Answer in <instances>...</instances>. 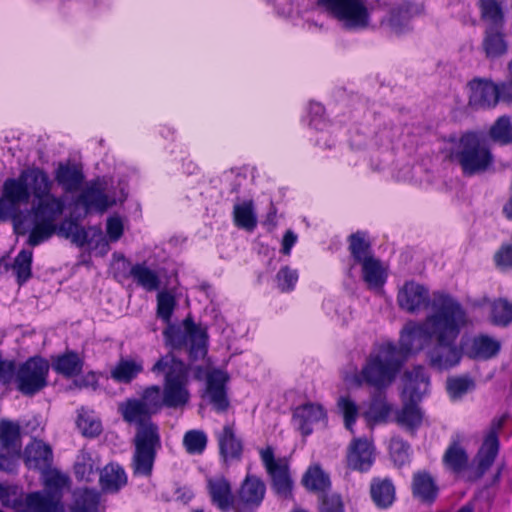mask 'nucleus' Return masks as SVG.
I'll return each instance as SVG.
<instances>
[{
	"label": "nucleus",
	"instance_id": "nucleus-49",
	"mask_svg": "<svg viewBox=\"0 0 512 512\" xmlns=\"http://www.w3.org/2000/svg\"><path fill=\"white\" fill-rule=\"evenodd\" d=\"M492 321L496 325H508L512 321V304L505 299L495 300L492 304Z\"/></svg>",
	"mask_w": 512,
	"mask_h": 512
},
{
	"label": "nucleus",
	"instance_id": "nucleus-17",
	"mask_svg": "<svg viewBox=\"0 0 512 512\" xmlns=\"http://www.w3.org/2000/svg\"><path fill=\"white\" fill-rule=\"evenodd\" d=\"M469 105L474 109L492 108L497 105V85L489 80L474 79L469 82Z\"/></svg>",
	"mask_w": 512,
	"mask_h": 512
},
{
	"label": "nucleus",
	"instance_id": "nucleus-5",
	"mask_svg": "<svg viewBox=\"0 0 512 512\" xmlns=\"http://www.w3.org/2000/svg\"><path fill=\"white\" fill-rule=\"evenodd\" d=\"M429 376L424 367L417 366L404 375L403 406L396 412L395 421L401 427L413 431L423 420L418 402L428 392Z\"/></svg>",
	"mask_w": 512,
	"mask_h": 512
},
{
	"label": "nucleus",
	"instance_id": "nucleus-21",
	"mask_svg": "<svg viewBox=\"0 0 512 512\" xmlns=\"http://www.w3.org/2000/svg\"><path fill=\"white\" fill-rule=\"evenodd\" d=\"M207 490L211 502L221 511H228L233 508L235 496L228 479L224 476L207 478Z\"/></svg>",
	"mask_w": 512,
	"mask_h": 512
},
{
	"label": "nucleus",
	"instance_id": "nucleus-61",
	"mask_svg": "<svg viewBox=\"0 0 512 512\" xmlns=\"http://www.w3.org/2000/svg\"><path fill=\"white\" fill-rule=\"evenodd\" d=\"M297 242V235L292 230H287L283 236L281 252L290 255L292 247Z\"/></svg>",
	"mask_w": 512,
	"mask_h": 512
},
{
	"label": "nucleus",
	"instance_id": "nucleus-35",
	"mask_svg": "<svg viewBox=\"0 0 512 512\" xmlns=\"http://www.w3.org/2000/svg\"><path fill=\"white\" fill-rule=\"evenodd\" d=\"M129 276L147 291H155L160 286V279L155 270L150 269L145 263L131 266Z\"/></svg>",
	"mask_w": 512,
	"mask_h": 512
},
{
	"label": "nucleus",
	"instance_id": "nucleus-13",
	"mask_svg": "<svg viewBox=\"0 0 512 512\" xmlns=\"http://www.w3.org/2000/svg\"><path fill=\"white\" fill-rule=\"evenodd\" d=\"M436 293L437 292L433 293V297L430 300L429 290L425 286L415 281H408L399 290L397 302L402 310H405L408 313H417L427 306L431 307V303ZM430 312L431 310L429 313Z\"/></svg>",
	"mask_w": 512,
	"mask_h": 512
},
{
	"label": "nucleus",
	"instance_id": "nucleus-6",
	"mask_svg": "<svg viewBox=\"0 0 512 512\" xmlns=\"http://www.w3.org/2000/svg\"><path fill=\"white\" fill-rule=\"evenodd\" d=\"M450 158L458 163L465 176L488 171L494 163V156L485 140L477 133L463 134L450 150Z\"/></svg>",
	"mask_w": 512,
	"mask_h": 512
},
{
	"label": "nucleus",
	"instance_id": "nucleus-14",
	"mask_svg": "<svg viewBox=\"0 0 512 512\" xmlns=\"http://www.w3.org/2000/svg\"><path fill=\"white\" fill-rule=\"evenodd\" d=\"M465 442L466 437L462 433H455L451 436L450 443L442 458L446 470L454 474H460L467 469L469 455L464 446Z\"/></svg>",
	"mask_w": 512,
	"mask_h": 512
},
{
	"label": "nucleus",
	"instance_id": "nucleus-27",
	"mask_svg": "<svg viewBox=\"0 0 512 512\" xmlns=\"http://www.w3.org/2000/svg\"><path fill=\"white\" fill-rule=\"evenodd\" d=\"M481 46L488 59H497L507 54L508 42L504 28H484Z\"/></svg>",
	"mask_w": 512,
	"mask_h": 512
},
{
	"label": "nucleus",
	"instance_id": "nucleus-40",
	"mask_svg": "<svg viewBox=\"0 0 512 512\" xmlns=\"http://www.w3.org/2000/svg\"><path fill=\"white\" fill-rule=\"evenodd\" d=\"M362 265L363 280L370 287H380L385 282V271L381 262L372 257L360 263Z\"/></svg>",
	"mask_w": 512,
	"mask_h": 512
},
{
	"label": "nucleus",
	"instance_id": "nucleus-26",
	"mask_svg": "<svg viewBox=\"0 0 512 512\" xmlns=\"http://www.w3.org/2000/svg\"><path fill=\"white\" fill-rule=\"evenodd\" d=\"M55 180L66 193L77 192L85 179L82 169L70 163H60L55 170Z\"/></svg>",
	"mask_w": 512,
	"mask_h": 512
},
{
	"label": "nucleus",
	"instance_id": "nucleus-55",
	"mask_svg": "<svg viewBox=\"0 0 512 512\" xmlns=\"http://www.w3.org/2000/svg\"><path fill=\"white\" fill-rule=\"evenodd\" d=\"M320 512H344V503L339 494H325L319 503Z\"/></svg>",
	"mask_w": 512,
	"mask_h": 512
},
{
	"label": "nucleus",
	"instance_id": "nucleus-46",
	"mask_svg": "<svg viewBox=\"0 0 512 512\" xmlns=\"http://www.w3.org/2000/svg\"><path fill=\"white\" fill-rule=\"evenodd\" d=\"M338 409L344 417L345 427L354 433L353 426L359 414L357 403L349 396H341L337 402Z\"/></svg>",
	"mask_w": 512,
	"mask_h": 512
},
{
	"label": "nucleus",
	"instance_id": "nucleus-2",
	"mask_svg": "<svg viewBox=\"0 0 512 512\" xmlns=\"http://www.w3.org/2000/svg\"><path fill=\"white\" fill-rule=\"evenodd\" d=\"M470 324L466 309L453 296L436 293L431 312L421 322L409 321L400 333V349L404 354L426 351L429 365L437 370H449L462 359V349L456 341Z\"/></svg>",
	"mask_w": 512,
	"mask_h": 512
},
{
	"label": "nucleus",
	"instance_id": "nucleus-33",
	"mask_svg": "<svg viewBox=\"0 0 512 512\" xmlns=\"http://www.w3.org/2000/svg\"><path fill=\"white\" fill-rule=\"evenodd\" d=\"M501 344L496 339L487 336H475L467 349V355L473 359H490L498 354Z\"/></svg>",
	"mask_w": 512,
	"mask_h": 512
},
{
	"label": "nucleus",
	"instance_id": "nucleus-45",
	"mask_svg": "<svg viewBox=\"0 0 512 512\" xmlns=\"http://www.w3.org/2000/svg\"><path fill=\"white\" fill-rule=\"evenodd\" d=\"M187 345L192 360L203 358L207 353L205 334L197 328L189 329Z\"/></svg>",
	"mask_w": 512,
	"mask_h": 512
},
{
	"label": "nucleus",
	"instance_id": "nucleus-30",
	"mask_svg": "<svg viewBox=\"0 0 512 512\" xmlns=\"http://www.w3.org/2000/svg\"><path fill=\"white\" fill-rule=\"evenodd\" d=\"M412 492L420 501L432 503L437 497L438 487L428 472L419 471L413 476Z\"/></svg>",
	"mask_w": 512,
	"mask_h": 512
},
{
	"label": "nucleus",
	"instance_id": "nucleus-58",
	"mask_svg": "<svg viewBox=\"0 0 512 512\" xmlns=\"http://www.w3.org/2000/svg\"><path fill=\"white\" fill-rule=\"evenodd\" d=\"M494 258L501 269H512V244L501 246Z\"/></svg>",
	"mask_w": 512,
	"mask_h": 512
},
{
	"label": "nucleus",
	"instance_id": "nucleus-38",
	"mask_svg": "<svg viewBox=\"0 0 512 512\" xmlns=\"http://www.w3.org/2000/svg\"><path fill=\"white\" fill-rule=\"evenodd\" d=\"M74 498L71 512H96L100 493L96 489H78L74 493Z\"/></svg>",
	"mask_w": 512,
	"mask_h": 512
},
{
	"label": "nucleus",
	"instance_id": "nucleus-19",
	"mask_svg": "<svg viewBox=\"0 0 512 512\" xmlns=\"http://www.w3.org/2000/svg\"><path fill=\"white\" fill-rule=\"evenodd\" d=\"M327 415L322 405L318 403H305L294 409L293 421L302 435L308 436L316 423L324 421Z\"/></svg>",
	"mask_w": 512,
	"mask_h": 512
},
{
	"label": "nucleus",
	"instance_id": "nucleus-62",
	"mask_svg": "<svg viewBox=\"0 0 512 512\" xmlns=\"http://www.w3.org/2000/svg\"><path fill=\"white\" fill-rule=\"evenodd\" d=\"M14 466L15 465L11 457L0 453V470L12 471Z\"/></svg>",
	"mask_w": 512,
	"mask_h": 512
},
{
	"label": "nucleus",
	"instance_id": "nucleus-25",
	"mask_svg": "<svg viewBox=\"0 0 512 512\" xmlns=\"http://www.w3.org/2000/svg\"><path fill=\"white\" fill-rule=\"evenodd\" d=\"M25 463L29 468L45 470L51 467L53 452L51 447L41 440L34 439L25 448Z\"/></svg>",
	"mask_w": 512,
	"mask_h": 512
},
{
	"label": "nucleus",
	"instance_id": "nucleus-18",
	"mask_svg": "<svg viewBox=\"0 0 512 512\" xmlns=\"http://www.w3.org/2000/svg\"><path fill=\"white\" fill-rule=\"evenodd\" d=\"M475 5L483 28H505L507 9L504 0H477Z\"/></svg>",
	"mask_w": 512,
	"mask_h": 512
},
{
	"label": "nucleus",
	"instance_id": "nucleus-60",
	"mask_svg": "<svg viewBox=\"0 0 512 512\" xmlns=\"http://www.w3.org/2000/svg\"><path fill=\"white\" fill-rule=\"evenodd\" d=\"M14 370L13 362L0 359V383H9L13 378Z\"/></svg>",
	"mask_w": 512,
	"mask_h": 512
},
{
	"label": "nucleus",
	"instance_id": "nucleus-64",
	"mask_svg": "<svg viewBox=\"0 0 512 512\" xmlns=\"http://www.w3.org/2000/svg\"><path fill=\"white\" fill-rule=\"evenodd\" d=\"M505 420H506V415H503L499 418L494 419L491 423V427L488 432H494V434L498 436V432L502 428Z\"/></svg>",
	"mask_w": 512,
	"mask_h": 512
},
{
	"label": "nucleus",
	"instance_id": "nucleus-8",
	"mask_svg": "<svg viewBox=\"0 0 512 512\" xmlns=\"http://www.w3.org/2000/svg\"><path fill=\"white\" fill-rule=\"evenodd\" d=\"M317 3L347 30L359 31L373 27V8L369 7L367 0H317Z\"/></svg>",
	"mask_w": 512,
	"mask_h": 512
},
{
	"label": "nucleus",
	"instance_id": "nucleus-48",
	"mask_svg": "<svg viewBox=\"0 0 512 512\" xmlns=\"http://www.w3.org/2000/svg\"><path fill=\"white\" fill-rule=\"evenodd\" d=\"M77 425L82 431L83 435L88 437L98 436L102 431L101 421L83 409L79 413Z\"/></svg>",
	"mask_w": 512,
	"mask_h": 512
},
{
	"label": "nucleus",
	"instance_id": "nucleus-57",
	"mask_svg": "<svg viewBox=\"0 0 512 512\" xmlns=\"http://www.w3.org/2000/svg\"><path fill=\"white\" fill-rule=\"evenodd\" d=\"M106 232L110 241H118L123 235V223L120 217L113 216L107 219Z\"/></svg>",
	"mask_w": 512,
	"mask_h": 512
},
{
	"label": "nucleus",
	"instance_id": "nucleus-44",
	"mask_svg": "<svg viewBox=\"0 0 512 512\" xmlns=\"http://www.w3.org/2000/svg\"><path fill=\"white\" fill-rule=\"evenodd\" d=\"M207 435L202 430H189L183 437L186 451L192 455L202 454L207 446Z\"/></svg>",
	"mask_w": 512,
	"mask_h": 512
},
{
	"label": "nucleus",
	"instance_id": "nucleus-28",
	"mask_svg": "<svg viewBox=\"0 0 512 512\" xmlns=\"http://www.w3.org/2000/svg\"><path fill=\"white\" fill-rule=\"evenodd\" d=\"M144 370V361L140 357L120 358L111 369L110 375L118 383L129 384Z\"/></svg>",
	"mask_w": 512,
	"mask_h": 512
},
{
	"label": "nucleus",
	"instance_id": "nucleus-12",
	"mask_svg": "<svg viewBox=\"0 0 512 512\" xmlns=\"http://www.w3.org/2000/svg\"><path fill=\"white\" fill-rule=\"evenodd\" d=\"M76 204L84 208L85 214L92 211L104 213L116 204V199L106 193L105 183L101 180L90 182L79 194Z\"/></svg>",
	"mask_w": 512,
	"mask_h": 512
},
{
	"label": "nucleus",
	"instance_id": "nucleus-10",
	"mask_svg": "<svg viewBox=\"0 0 512 512\" xmlns=\"http://www.w3.org/2000/svg\"><path fill=\"white\" fill-rule=\"evenodd\" d=\"M132 469L135 475L150 476L158 449L161 448L160 433L155 428L135 433Z\"/></svg>",
	"mask_w": 512,
	"mask_h": 512
},
{
	"label": "nucleus",
	"instance_id": "nucleus-50",
	"mask_svg": "<svg viewBox=\"0 0 512 512\" xmlns=\"http://www.w3.org/2000/svg\"><path fill=\"white\" fill-rule=\"evenodd\" d=\"M176 305L175 297L167 291L157 295V314L165 322H169Z\"/></svg>",
	"mask_w": 512,
	"mask_h": 512
},
{
	"label": "nucleus",
	"instance_id": "nucleus-34",
	"mask_svg": "<svg viewBox=\"0 0 512 512\" xmlns=\"http://www.w3.org/2000/svg\"><path fill=\"white\" fill-rule=\"evenodd\" d=\"M100 461L91 453L81 450L74 463V474L78 481L92 482L99 471Z\"/></svg>",
	"mask_w": 512,
	"mask_h": 512
},
{
	"label": "nucleus",
	"instance_id": "nucleus-3",
	"mask_svg": "<svg viewBox=\"0 0 512 512\" xmlns=\"http://www.w3.org/2000/svg\"><path fill=\"white\" fill-rule=\"evenodd\" d=\"M151 372L163 376V389L159 385L145 387L140 397H130L118 403V413L124 422L136 427V433L159 426L152 416L163 408L181 409L190 401L189 366L172 353L161 356L152 366Z\"/></svg>",
	"mask_w": 512,
	"mask_h": 512
},
{
	"label": "nucleus",
	"instance_id": "nucleus-56",
	"mask_svg": "<svg viewBox=\"0 0 512 512\" xmlns=\"http://www.w3.org/2000/svg\"><path fill=\"white\" fill-rule=\"evenodd\" d=\"M164 336L168 345L173 348H180L183 344H187L188 333L184 334L181 330L168 328L164 331Z\"/></svg>",
	"mask_w": 512,
	"mask_h": 512
},
{
	"label": "nucleus",
	"instance_id": "nucleus-32",
	"mask_svg": "<svg viewBox=\"0 0 512 512\" xmlns=\"http://www.w3.org/2000/svg\"><path fill=\"white\" fill-rule=\"evenodd\" d=\"M395 486L388 478H373L370 485V494L375 505L380 509L390 507L395 501Z\"/></svg>",
	"mask_w": 512,
	"mask_h": 512
},
{
	"label": "nucleus",
	"instance_id": "nucleus-52",
	"mask_svg": "<svg viewBox=\"0 0 512 512\" xmlns=\"http://www.w3.org/2000/svg\"><path fill=\"white\" fill-rule=\"evenodd\" d=\"M20 436V427L18 424L9 421H0V442L2 446L8 448L12 446Z\"/></svg>",
	"mask_w": 512,
	"mask_h": 512
},
{
	"label": "nucleus",
	"instance_id": "nucleus-7",
	"mask_svg": "<svg viewBox=\"0 0 512 512\" xmlns=\"http://www.w3.org/2000/svg\"><path fill=\"white\" fill-rule=\"evenodd\" d=\"M43 491L26 496L28 512H65L62 504L63 491L69 486V477L51 467L42 471Z\"/></svg>",
	"mask_w": 512,
	"mask_h": 512
},
{
	"label": "nucleus",
	"instance_id": "nucleus-15",
	"mask_svg": "<svg viewBox=\"0 0 512 512\" xmlns=\"http://www.w3.org/2000/svg\"><path fill=\"white\" fill-rule=\"evenodd\" d=\"M347 466L360 472L368 471L374 462V447L364 438H355L348 446Z\"/></svg>",
	"mask_w": 512,
	"mask_h": 512
},
{
	"label": "nucleus",
	"instance_id": "nucleus-37",
	"mask_svg": "<svg viewBox=\"0 0 512 512\" xmlns=\"http://www.w3.org/2000/svg\"><path fill=\"white\" fill-rule=\"evenodd\" d=\"M303 485L311 491H325L331 487L329 475L319 464L310 466L302 478Z\"/></svg>",
	"mask_w": 512,
	"mask_h": 512
},
{
	"label": "nucleus",
	"instance_id": "nucleus-22",
	"mask_svg": "<svg viewBox=\"0 0 512 512\" xmlns=\"http://www.w3.org/2000/svg\"><path fill=\"white\" fill-rule=\"evenodd\" d=\"M499 450V437L494 432H488L474 457L478 476H483L491 468L499 454Z\"/></svg>",
	"mask_w": 512,
	"mask_h": 512
},
{
	"label": "nucleus",
	"instance_id": "nucleus-16",
	"mask_svg": "<svg viewBox=\"0 0 512 512\" xmlns=\"http://www.w3.org/2000/svg\"><path fill=\"white\" fill-rule=\"evenodd\" d=\"M266 494L264 481L256 475L247 474L237 492V502L247 509H256L263 502Z\"/></svg>",
	"mask_w": 512,
	"mask_h": 512
},
{
	"label": "nucleus",
	"instance_id": "nucleus-54",
	"mask_svg": "<svg viewBox=\"0 0 512 512\" xmlns=\"http://www.w3.org/2000/svg\"><path fill=\"white\" fill-rule=\"evenodd\" d=\"M474 383L469 378H453L447 381V390L453 399H458L473 387Z\"/></svg>",
	"mask_w": 512,
	"mask_h": 512
},
{
	"label": "nucleus",
	"instance_id": "nucleus-9",
	"mask_svg": "<svg viewBox=\"0 0 512 512\" xmlns=\"http://www.w3.org/2000/svg\"><path fill=\"white\" fill-rule=\"evenodd\" d=\"M261 462L270 478V485L275 495L284 501L293 500L294 481L291 476L288 460L277 458L273 447L259 449Z\"/></svg>",
	"mask_w": 512,
	"mask_h": 512
},
{
	"label": "nucleus",
	"instance_id": "nucleus-1",
	"mask_svg": "<svg viewBox=\"0 0 512 512\" xmlns=\"http://www.w3.org/2000/svg\"><path fill=\"white\" fill-rule=\"evenodd\" d=\"M53 181L49 174L38 166H30L20 171L17 177L5 179L1 187L0 221L15 218L21 205L34 199L31 208L34 226L27 244L35 247L49 240L54 234L71 238L73 243L83 246L87 232L73 219L66 218L57 224L65 210L62 197L52 193Z\"/></svg>",
	"mask_w": 512,
	"mask_h": 512
},
{
	"label": "nucleus",
	"instance_id": "nucleus-59",
	"mask_svg": "<svg viewBox=\"0 0 512 512\" xmlns=\"http://www.w3.org/2000/svg\"><path fill=\"white\" fill-rule=\"evenodd\" d=\"M499 101L512 104V79L497 85V103Z\"/></svg>",
	"mask_w": 512,
	"mask_h": 512
},
{
	"label": "nucleus",
	"instance_id": "nucleus-31",
	"mask_svg": "<svg viewBox=\"0 0 512 512\" xmlns=\"http://www.w3.org/2000/svg\"><path fill=\"white\" fill-rule=\"evenodd\" d=\"M84 366V359L75 351H66L53 359L54 371L65 377L79 375Z\"/></svg>",
	"mask_w": 512,
	"mask_h": 512
},
{
	"label": "nucleus",
	"instance_id": "nucleus-29",
	"mask_svg": "<svg viewBox=\"0 0 512 512\" xmlns=\"http://www.w3.org/2000/svg\"><path fill=\"white\" fill-rule=\"evenodd\" d=\"M99 483L105 493H116L127 483L124 469L115 463L107 464L99 472Z\"/></svg>",
	"mask_w": 512,
	"mask_h": 512
},
{
	"label": "nucleus",
	"instance_id": "nucleus-36",
	"mask_svg": "<svg viewBox=\"0 0 512 512\" xmlns=\"http://www.w3.org/2000/svg\"><path fill=\"white\" fill-rule=\"evenodd\" d=\"M234 223L237 227L247 231H253L257 226V216L254 210L252 200H247L234 205L233 209Z\"/></svg>",
	"mask_w": 512,
	"mask_h": 512
},
{
	"label": "nucleus",
	"instance_id": "nucleus-47",
	"mask_svg": "<svg viewBox=\"0 0 512 512\" xmlns=\"http://www.w3.org/2000/svg\"><path fill=\"white\" fill-rule=\"evenodd\" d=\"M0 501L6 508L15 509L20 512L22 506V495L15 485L0 483Z\"/></svg>",
	"mask_w": 512,
	"mask_h": 512
},
{
	"label": "nucleus",
	"instance_id": "nucleus-43",
	"mask_svg": "<svg viewBox=\"0 0 512 512\" xmlns=\"http://www.w3.org/2000/svg\"><path fill=\"white\" fill-rule=\"evenodd\" d=\"M489 135L493 141L501 144L512 142V118L508 116L499 117L491 126Z\"/></svg>",
	"mask_w": 512,
	"mask_h": 512
},
{
	"label": "nucleus",
	"instance_id": "nucleus-11",
	"mask_svg": "<svg viewBox=\"0 0 512 512\" xmlns=\"http://www.w3.org/2000/svg\"><path fill=\"white\" fill-rule=\"evenodd\" d=\"M49 363L41 357L29 358L14 370L16 388L26 396H32L47 386Z\"/></svg>",
	"mask_w": 512,
	"mask_h": 512
},
{
	"label": "nucleus",
	"instance_id": "nucleus-23",
	"mask_svg": "<svg viewBox=\"0 0 512 512\" xmlns=\"http://www.w3.org/2000/svg\"><path fill=\"white\" fill-rule=\"evenodd\" d=\"M418 12V9L411 3L404 1L394 6L389 11L387 18L380 21L381 27L393 34H400L408 28L411 17Z\"/></svg>",
	"mask_w": 512,
	"mask_h": 512
},
{
	"label": "nucleus",
	"instance_id": "nucleus-39",
	"mask_svg": "<svg viewBox=\"0 0 512 512\" xmlns=\"http://www.w3.org/2000/svg\"><path fill=\"white\" fill-rule=\"evenodd\" d=\"M391 413V406L387 403L385 397L379 393L375 395L368 409L364 412V417L369 423H385Z\"/></svg>",
	"mask_w": 512,
	"mask_h": 512
},
{
	"label": "nucleus",
	"instance_id": "nucleus-41",
	"mask_svg": "<svg viewBox=\"0 0 512 512\" xmlns=\"http://www.w3.org/2000/svg\"><path fill=\"white\" fill-rule=\"evenodd\" d=\"M349 250L357 263H361L366 259H370L371 255L370 243L366 240L364 232H356L349 237Z\"/></svg>",
	"mask_w": 512,
	"mask_h": 512
},
{
	"label": "nucleus",
	"instance_id": "nucleus-53",
	"mask_svg": "<svg viewBox=\"0 0 512 512\" xmlns=\"http://www.w3.org/2000/svg\"><path fill=\"white\" fill-rule=\"evenodd\" d=\"M297 281V270L291 269L289 266L282 267L276 275L277 286L282 292L292 291Z\"/></svg>",
	"mask_w": 512,
	"mask_h": 512
},
{
	"label": "nucleus",
	"instance_id": "nucleus-42",
	"mask_svg": "<svg viewBox=\"0 0 512 512\" xmlns=\"http://www.w3.org/2000/svg\"><path fill=\"white\" fill-rule=\"evenodd\" d=\"M33 253L31 250L23 249L15 257L12 269L17 277V282L22 285L31 277Z\"/></svg>",
	"mask_w": 512,
	"mask_h": 512
},
{
	"label": "nucleus",
	"instance_id": "nucleus-51",
	"mask_svg": "<svg viewBox=\"0 0 512 512\" xmlns=\"http://www.w3.org/2000/svg\"><path fill=\"white\" fill-rule=\"evenodd\" d=\"M390 455L398 465H403L409 459L410 445L399 437H393L389 445Z\"/></svg>",
	"mask_w": 512,
	"mask_h": 512
},
{
	"label": "nucleus",
	"instance_id": "nucleus-20",
	"mask_svg": "<svg viewBox=\"0 0 512 512\" xmlns=\"http://www.w3.org/2000/svg\"><path fill=\"white\" fill-rule=\"evenodd\" d=\"M227 380V374L221 370H213L207 374L206 393L217 412H224L229 407L225 387Z\"/></svg>",
	"mask_w": 512,
	"mask_h": 512
},
{
	"label": "nucleus",
	"instance_id": "nucleus-63",
	"mask_svg": "<svg viewBox=\"0 0 512 512\" xmlns=\"http://www.w3.org/2000/svg\"><path fill=\"white\" fill-rule=\"evenodd\" d=\"M96 377H95V374L94 373H90L86 376V379H82V380H76L75 381V384L82 388V387H88L89 385H94L96 384Z\"/></svg>",
	"mask_w": 512,
	"mask_h": 512
},
{
	"label": "nucleus",
	"instance_id": "nucleus-24",
	"mask_svg": "<svg viewBox=\"0 0 512 512\" xmlns=\"http://www.w3.org/2000/svg\"><path fill=\"white\" fill-rule=\"evenodd\" d=\"M219 451L225 462L239 460L243 452L241 439L236 436L234 423H227L216 433Z\"/></svg>",
	"mask_w": 512,
	"mask_h": 512
},
{
	"label": "nucleus",
	"instance_id": "nucleus-4",
	"mask_svg": "<svg viewBox=\"0 0 512 512\" xmlns=\"http://www.w3.org/2000/svg\"><path fill=\"white\" fill-rule=\"evenodd\" d=\"M400 353L405 355L392 343L380 345L369 355L361 371L347 375L345 381L356 387L366 384L376 389L386 388L393 382L401 366Z\"/></svg>",
	"mask_w": 512,
	"mask_h": 512
}]
</instances>
